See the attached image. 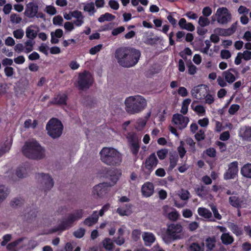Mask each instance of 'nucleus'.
<instances>
[{
	"instance_id": "1",
	"label": "nucleus",
	"mask_w": 251,
	"mask_h": 251,
	"mask_svg": "<svg viewBox=\"0 0 251 251\" xmlns=\"http://www.w3.org/2000/svg\"><path fill=\"white\" fill-rule=\"evenodd\" d=\"M141 56L140 51L133 48H121L116 50L115 57L118 63L124 67L136 65Z\"/></svg>"
},
{
	"instance_id": "2",
	"label": "nucleus",
	"mask_w": 251,
	"mask_h": 251,
	"mask_svg": "<svg viewBox=\"0 0 251 251\" xmlns=\"http://www.w3.org/2000/svg\"><path fill=\"white\" fill-rule=\"evenodd\" d=\"M125 110L130 115L139 114L144 111L148 105L147 100L142 96L137 95L129 96L124 101Z\"/></svg>"
},
{
	"instance_id": "3",
	"label": "nucleus",
	"mask_w": 251,
	"mask_h": 251,
	"mask_svg": "<svg viewBox=\"0 0 251 251\" xmlns=\"http://www.w3.org/2000/svg\"><path fill=\"white\" fill-rule=\"evenodd\" d=\"M100 153L101 161L106 165L117 166L122 162L121 153L114 148H103Z\"/></svg>"
},
{
	"instance_id": "4",
	"label": "nucleus",
	"mask_w": 251,
	"mask_h": 251,
	"mask_svg": "<svg viewBox=\"0 0 251 251\" xmlns=\"http://www.w3.org/2000/svg\"><path fill=\"white\" fill-rule=\"evenodd\" d=\"M44 151L35 140L31 139L25 142L22 148L23 153L27 157L38 159L43 157Z\"/></svg>"
},
{
	"instance_id": "5",
	"label": "nucleus",
	"mask_w": 251,
	"mask_h": 251,
	"mask_svg": "<svg viewBox=\"0 0 251 251\" xmlns=\"http://www.w3.org/2000/svg\"><path fill=\"white\" fill-rule=\"evenodd\" d=\"M182 231V226L177 224H172L168 226L166 232L162 235L164 241L168 243L172 240L181 238Z\"/></svg>"
},
{
	"instance_id": "6",
	"label": "nucleus",
	"mask_w": 251,
	"mask_h": 251,
	"mask_svg": "<svg viewBox=\"0 0 251 251\" xmlns=\"http://www.w3.org/2000/svg\"><path fill=\"white\" fill-rule=\"evenodd\" d=\"M63 126L61 122L55 118L50 120L46 126L48 134L53 138H56L62 133Z\"/></svg>"
},
{
	"instance_id": "7",
	"label": "nucleus",
	"mask_w": 251,
	"mask_h": 251,
	"mask_svg": "<svg viewBox=\"0 0 251 251\" xmlns=\"http://www.w3.org/2000/svg\"><path fill=\"white\" fill-rule=\"evenodd\" d=\"M84 212L82 209H76L70 213L66 219L63 220L59 225V229L65 230L71 227L74 223L81 219Z\"/></svg>"
},
{
	"instance_id": "8",
	"label": "nucleus",
	"mask_w": 251,
	"mask_h": 251,
	"mask_svg": "<svg viewBox=\"0 0 251 251\" xmlns=\"http://www.w3.org/2000/svg\"><path fill=\"white\" fill-rule=\"evenodd\" d=\"M94 78L92 74L87 71L79 74L76 83V87L80 90H87L92 85Z\"/></svg>"
},
{
	"instance_id": "9",
	"label": "nucleus",
	"mask_w": 251,
	"mask_h": 251,
	"mask_svg": "<svg viewBox=\"0 0 251 251\" xmlns=\"http://www.w3.org/2000/svg\"><path fill=\"white\" fill-rule=\"evenodd\" d=\"M214 16L217 22L221 25L226 24L230 22L232 18L230 11L225 7L218 8Z\"/></svg>"
},
{
	"instance_id": "10",
	"label": "nucleus",
	"mask_w": 251,
	"mask_h": 251,
	"mask_svg": "<svg viewBox=\"0 0 251 251\" xmlns=\"http://www.w3.org/2000/svg\"><path fill=\"white\" fill-rule=\"evenodd\" d=\"M158 160L155 153L151 154L146 160L143 165L142 169L147 174H150L157 166Z\"/></svg>"
},
{
	"instance_id": "11",
	"label": "nucleus",
	"mask_w": 251,
	"mask_h": 251,
	"mask_svg": "<svg viewBox=\"0 0 251 251\" xmlns=\"http://www.w3.org/2000/svg\"><path fill=\"white\" fill-rule=\"evenodd\" d=\"M172 122L176 128L181 130L187 126L189 122V119L188 117L184 116L181 114H176L173 115Z\"/></svg>"
},
{
	"instance_id": "12",
	"label": "nucleus",
	"mask_w": 251,
	"mask_h": 251,
	"mask_svg": "<svg viewBox=\"0 0 251 251\" xmlns=\"http://www.w3.org/2000/svg\"><path fill=\"white\" fill-rule=\"evenodd\" d=\"M208 89L205 85H199L194 87L191 90V95L195 99L199 100L204 99L208 93Z\"/></svg>"
},
{
	"instance_id": "13",
	"label": "nucleus",
	"mask_w": 251,
	"mask_h": 251,
	"mask_svg": "<svg viewBox=\"0 0 251 251\" xmlns=\"http://www.w3.org/2000/svg\"><path fill=\"white\" fill-rule=\"evenodd\" d=\"M39 7L38 5L34 2H29L25 5L24 15L28 18H33L37 16Z\"/></svg>"
},
{
	"instance_id": "14",
	"label": "nucleus",
	"mask_w": 251,
	"mask_h": 251,
	"mask_svg": "<svg viewBox=\"0 0 251 251\" xmlns=\"http://www.w3.org/2000/svg\"><path fill=\"white\" fill-rule=\"evenodd\" d=\"M110 186L111 185L107 183H100L93 187L92 194L94 196L101 197L107 193Z\"/></svg>"
},
{
	"instance_id": "15",
	"label": "nucleus",
	"mask_w": 251,
	"mask_h": 251,
	"mask_svg": "<svg viewBox=\"0 0 251 251\" xmlns=\"http://www.w3.org/2000/svg\"><path fill=\"white\" fill-rule=\"evenodd\" d=\"M238 165L237 161H234L229 164L228 168L224 176L225 179H233L236 177L238 172Z\"/></svg>"
},
{
	"instance_id": "16",
	"label": "nucleus",
	"mask_w": 251,
	"mask_h": 251,
	"mask_svg": "<svg viewBox=\"0 0 251 251\" xmlns=\"http://www.w3.org/2000/svg\"><path fill=\"white\" fill-rule=\"evenodd\" d=\"M162 213L164 216L173 221H176L179 216V213L175 209L168 205H165L162 207Z\"/></svg>"
},
{
	"instance_id": "17",
	"label": "nucleus",
	"mask_w": 251,
	"mask_h": 251,
	"mask_svg": "<svg viewBox=\"0 0 251 251\" xmlns=\"http://www.w3.org/2000/svg\"><path fill=\"white\" fill-rule=\"evenodd\" d=\"M228 201L231 206L238 208L244 206L246 202V200L244 197L237 195L229 197Z\"/></svg>"
},
{
	"instance_id": "18",
	"label": "nucleus",
	"mask_w": 251,
	"mask_h": 251,
	"mask_svg": "<svg viewBox=\"0 0 251 251\" xmlns=\"http://www.w3.org/2000/svg\"><path fill=\"white\" fill-rule=\"evenodd\" d=\"M37 178L41 183L44 184L47 189H50L53 186V181L50 176L48 174H39Z\"/></svg>"
},
{
	"instance_id": "19",
	"label": "nucleus",
	"mask_w": 251,
	"mask_h": 251,
	"mask_svg": "<svg viewBox=\"0 0 251 251\" xmlns=\"http://www.w3.org/2000/svg\"><path fill=\"white\" fill-rule=\"evenodd\" d=\"M39 28L37 25H31L25 29L26 37L28 39L34 40L38 35Z\"/></svg>"
},
{
	"instance_id": "20",
	"label": "nucleus",
	"mask_w": 251,
	"mask_h": 251,
	"mask_svg": "<svg viewBox=\"0 0 251 251\" xmlns=\"http://www.w3.org/2000/svg\"><path fill=\"white\" fill-rule=\"evenodd\" d=\"M239 136L244 140L251 141V126H243L240 127L238 133Z\"/></svg>"
},
{
	"instance_id": "21",
	"label": "nucleus",
	"mask_w": 251,
	"mask_h": 251,
	"mask_svg": "<svg viewBox=\"0 0 251 251\" xmlns=\"http://www.w3.org/2000/svg\"><path fill=\"white\" fill-rule=\"evenodd\" d=\"M141 192L142 195L146 198L152 196L154 192L153 184L149 182L145 183L142 186Z\"/></svg>"
},
{
	"instance_id": "22",
	"label": "nucleus",
	"mask_w": 251,
	"mask_h": 251,
	"mask_svg": "<svg viewBox=\"0 0 251 251\" xmlns=\"http://www.w3.org/2000/svg\"><path fill=\"white\" fill-rule=\"evenodd\" d=\"M142 237L146 246H151L156 240L154 234L150 232H144L142 234Z\"/></svg>"
},
{
	"instance_id": "23",
	"label": "nucleus",
	"mask_w": 251,
	"mask_h": 251,
	"mask_svg": "<svg viewBox=\"0 0 251 251\" xmlns=\"http://www.w3.org/2000/svg\"><path fill=\"white\" fill-rule=\"evenodd\" d=\"M130 149L134 155H136L139 150V140L135 135L132 134L130 136Z\"/></svg>"
},
{
	"instance_id": "24",
	"label": "nucleus",
	"mask_w": 251,
	"mask_h": 251,
	"mask_svg": "<svg viewBox=\"0 0 251 251\" xmlns=\"http://www.w3.org/2000/svg\"><path fill=\"white\" fill-rule=\"evenodd\" d=\"M117 212L121 216H128L132 213L131 205L130 204L121 205L117 208Z\"/></svg>"
},
{
	"instance_id": "25",
	"label": "nucleus",
	"mask_w": 251,
	"mask_h": 251,
	"mask_svg": "<svg viewBox=\"0 0 251 251\" xmlns=\"http://www.w3.org/2000/svg\"><path fill=\"white\" fill-rule=\"evenodd\" d=\"M232 72L236 73L234 70L229 69L224 72L222 74L223 76L225 77L226 81L229 83L233 82L236 80L235 76Z\"/></svg>"
},
{
	"instance_id": "26",
	"label": "nucleus",
	"mask_w": 251,
	"mask_h": 251,
	"mask_svg": "<svg viewBox=\"0 0 251 251\" xmlns=\"http://www.w3.org/2000/svg\"><path fill=\"white\" fill-rule=\"evenodd\" d=\"M178 25L181 29L190 31H193L195 29L194 25L191 23H187L184 18L180 19L178 22Z\"/></svg>"
},
{
	"instance_id": "27",
	"label": "nucleus",
	"mask_w": 251,
	"mask_h": 251,
	"mask_svg": "<svg viewBox=\"0 0 251 251\" xmlns=\"http://www.w3.org/2000/svg\"><path fill=\"white\" fill-rule=\"evenodd\" d=\"M83 10L88 13L90 16H94L97 11L95 6V3L93 2L84 3Z\"/></svg>"
},
{
	"instance_id": "28",
	"label": "nucleus",
	"mask_w": 251,
	"mask_h": 251,
	"mask_svg": "<svg viewBox=\"0 0 251 251\" xmlns=\"http://www.w3.org/2000/svg\"><path fill=\"white\" fill-rule=\"evenodd\" d=\"M228 227L230 230L236 236H240L243 234V230L241 227L238 226L237 225L233 223H229L228 224Z\"/></svg>"
},
{
	"instance_id": "29",
	"label": "nucleus",
	"mask_w": 251,
	"mask_h": 251,
	"mask_svg": "<svg viewBox=\"0 0 251 251\" xmlns=\"http://www.w3.org/2000/svg\"><path fill=\"white\" fill-rule=\"evenodd\" d=\"M222 243L225 245H230L234 241L233 237L230 235L229 233H224L221 236Z\"/></svg>"
},
{
	"instance_id": "30",
	"label": "nucleus",
	"mask_w": 251,
	"mask_h": 251,
	"mask_svg": "<svg viewBox=\"0 0 251 251\" xmlns=\"http://www.w3.org/2000/svg\"><path fill=\"white\" fill-rule=\"evenodd\" d=\"M198 213L200 216L205 219H210L212 217L211 212L209 210L204 207H199L198 209Z\"/></svg>"
},
{
	"instance_id": "31",
	"label": "nucleus",
	"mask_w": 251,
	"mask_h": 251,
	"mask_svg": "<svg viewBox=\"0 0 251 251\" xmlns=\"http://www.w3.org/2000/svg\"><path fill=\"white\" fill-rule=\"evenodd\" d=\"M196 102V101H194L192 102L191 105L192 109L198 114L201 116H203L205 113V108L204 106L201 105H195V103Z\"/></svg>"
},
{
	"instance_id": "32",
	"label": "nucleus",
	"mask_w": 251,
	"mask_h": 251,
	"mask_svg": "<svg viewBox=\"0 0 251 251\" xmlns=\"http://www.w3.org/2000/svg\"><path fill=\"white\" fill-rule=\"evenodd\" d=\"M241 174L247 178H251V164L244 165L241 170Z\"/></svg>"
},
{
	"instance_id": "33",
	"label": "nucleus",
	"mask_w": 251,
	"mask_h": 251,
	"mask_svg": "<svg viewBox=\"0 0 251 251\" xmlns=\"http://www.w3.org/2000/svg\"><path fill=\"white\" fill-rule=\"evenodd\" d=\"M203 243H192L190 244L188 248V251H203Z\"/></svg>"
},
{
	"instance_id": "34",
	"label": "nucleus",
	"mask_w": 251,
	"mask_h": 251,
	"mask_svg": "<svg viewBox=\"0 0 251 251\" xmlns=\"http://www.w3.org/2000/svg\"><path fill=\"white\" fill-rule=\"evenodd\" d=\"M35 42L33 40L28 39L24 43L25 52L28 53L33 50Z\"/></svg>"
},
{
	"instance_id": "35",
	"label": "nucleus",
	"mask_w": 251,
	"mask_h": 251,
	"mask_svg": "<svg viewBox=\"0 0 251 251\" xmlns=\"http://www.w3.org/2000/svg\"><path fill=\"white\" fill-rule=\"evenodd\" d=\"M147 123V122L146 121V120L142 118H140L137 120L134 127L138 131H142L144 129Z\"/></svg>"
},
{
	"instance_id": "36",
	"label": "nucleus",
	"mask_w": 251,
	"mask_h": 251,
	"mask_svg": "<svg viewBox=\"0 0 251 251\" xmlns=\"http://www.w3.org/2000/svg\"><path fill=\"white\" fill-rule=\"evenodd\" d=\"M102 245L103 248L107 251H112L114 245L111 239L106 238L102 241Z\"/></svg>"
},
{
	"instance_id": "37",
	"label": "nucleus",
	"mask_w": 251,
	"mask_h": 251,
	"mask_svg": "<svg viewBox=\"0 0 251 251\" xmlns=\"http://www.w3.org/2000/svg\"><path fill=\"white\" fill-rule=\"evenodd\" d=\"M115 19V16L109 13H105L100 15L98 19L100 23H103L105 21H111Z\"/></svg>"
},
{
	"instance_id": "38",
	"label": "nucleus",
	"mask_w": 251,
	"mask_h": 251,
	"mask_svg": "<svg viewBox=\"0 0 251 251\" xmlns=\"http://www.w3.org/2000/svg\"><path fill=\"white\" fill-rule=\"evenodd\" d=\"M67 96L65 94H60L54 99L53 103L58 104H65Z\"/></svg>"
},
{
	"instance_id": "39",
	"label": "nucleus",
	"mask_w": 251,
	"mask_h": 251,
	"mask_svg": "<svg viewBox=\"0 0 251 251\" xmlns=\"http://www.w3.org/2000/svg\"><path fill=\"white\" fill-rule=\"evenodd\" d=\"M22 20L21 17L16 13H12L10 16V21L13 24H19L22 22Z\"/></svg>"
},
{
	"instance_id": "40",
	"label": "nucleus",
	"mask_w": 251,
	"mask_h": 251,
	"mask_svg": "<svg viewBox=\"0 0 251 251\" xmlns=\"http://www.w3.org/2000/svg\"><path fill=\"white\" fill-rule=\"evenodd\" d=\"M191 101V100L190 99H186L184 100L182 103V106L181 109V112L183 114H186L188 112V106Z\"/></svg>"
},
{
	"instance_id": "41",
	"label": "nucleus",
	"mask_w": 251,
	"mask_h": 251,
	"mask_svg": "<svg viewBox=\"0 0 251 251\" xmlns=\"http://www.w3.org/2000/svg\"><path fill=\"white\" fill-rule=\"evenodd\" d=\"M198 24L201 27H205L209 25L210 21L207 17L201 16L199 17Z\"/></svg>"
},
{
	"instance_id": "42",
	"label": "nucleus",
	"mask_w": 251,
	"mask_h": 251,
	"mask_svg": "<svg viewBox=\"0 0 251 251\" xmlns=\"http://www.w3.org/2000/svg\"><path fill=\"white\" fill-rule=\"evenodd\" d=\"M25 34L24 30L22 28L17 29L13 31L14 37L17 39H21Z\"/></svg>"
},
{
	"instance_id": "43",
	"label": "nucleus",
	"mask_w": 251,
	"mask_h": 251,
	"mask_svg": "<svg viewBox=\"0 0 251 251\" xmlns=\"http://www.w3.org/2000/svg\"><path fill=\"white\" fill-rule=\"evenodd\" d=\"M27 170L25 167H21L18 168L16 171V174L20 178L24 177L26 176Z\"/></svg>"
},
{
	"instance_id": "44",
	"label": "nucleus",
	"mask_w": 251,
	"mask_h": 251,
	"mask_svg": "<svg viewBox=\"0 0 251 251\" xmlns=\"http://www.w3.org/2000/svg\"><path fill=\"white\" fill-rule=\"evenodd\" d=\"M205 245L207 249L211 250L215 245V240L214 238H208L205 241Z\"/></svg>"
},
{
	"instance_id": "45",
	"label": "nucleus",
	"mask_w": 251,
	"mask_h": 251,
	"mask_svg": "<svg viewBox=\"0 0 251 251\" xmlns=\"http://www.w3.org/2000/svg\"><path fill=\"white\" fill-rule=\"evenodd\" d=\"M22 241L23 239L20 238L17 240L8 244L6 246L7 249L9 251H14L16 247Z\"/></svg>"
},
{
	"instance_id": "46",
	"label": "nucleus",
	"mask_w": 251,
	"mask_h": 251,
	"mask_svg": "<svg viewBox=\"0 0 251 251\" xmlns=\"http://www.w3.org/2000/svg\"><path fill=\"white\" fill-rule=\"evenodd\" d=\"M178 195L181 200L184 201L188 200L190 198V193L186 190H181L179 192Z\"/></svg>"
},
{
	"instance_id": "47",
	"label": "nucleus",
	"mask_w": 251,
	"mask_h": 251,
	"mask_svg": "<svg viewBox=\"0 0 251 251\" xmlns=\"http://www.w3.org/2000/svg\"><path fill=\"white\" fill-rule=\"evenodd\" d=\"M178 162V157L177 155L172 156L170 158V165L169 169L172 170L176 165Z\"/></svg>"
},
{
	"instance_id": "48",
	"label": "nucleus",
	"mask_w": 251,
	"mask_h": 251,
	"mask_svg": "<svg viewBox=\"0 0 251 251\" xmlns=\"http://www.w3.org/2000/svg\"><path fill=\"white\" fill-rule=\"evenodd\" d=\"M8 195V191L4 186H0V202L4 199Z\"/></svg>"
},
{
	"instance_id": "49",
	"label": "nucleus",
	"mask_w": 251,
	"mask_h": 251,
	"mask_svg": "<svg viewBox=\"0 0 251 251\" xmlns=\"http://www.w3.org/2000/svg\"><path fill=\"white\" fill-rule=\"evenodd\" d=\"M11 141H9L4 145V147H1L0 148V156L3 155L6 152H8L11 148Z\"/></svg>"
},
{
	"instance_id": "50",
	"label": "nucleus",
	"mask_w": 251,
	"mask_h": 251,
	"mask_svg": "<svg viewBox=\"0 0 251 251\" xmlns=\"http://www.w3.org/2000/svg\"><path fill=\"white\" fill-rule=\"evenodd\" d=\"M214 32L217 34L218 35L222 36H228L227 32V29L217 27L214 30Z\"/></svg>"
},
{
	"instance_id": "51",
	"label": "nucleus",
	"mask_w": 251,
	"mask_h": 251,
	"mask_svg": "<svg viewBox=\"0 0 251 251\" xmlns=\"http://www.w3.org/2000/svg\"><path fill=\"white\" fill-rule=\"evenodd\" d=\"M177 151L180 158H182L186 153V150L184 148V142H180V146L177 148Z\"/></svg>"
},
{
	"instance_id": "52",
	"label": "nucleus",
	"mask_w": 251,
	"mask_h": 251,
	"mask_svg": "<svg viewBox=\"0 0 251 251\" xmlns=\"http://www.w3.org/2000/svg\"><path fill=\"white\" fill-rule=\"evenodd\" d=\"M5 75L8 77H11L14 74V69L11 67H6L4 69Z\"/></svg>"
},
{
	"instance_id": "53",
	"label": "nucleus",
	"mask_w": 251,
	"mask_h": 251,
	"mask_svg": "<svg viewBox=\"0 0 251 251\" xmlns=\"http://www.w3.org/2000/svg\"><path fill=\"white\" fill-rule=\"evenodd\" d=\"M205 100V103L208 104L213 103L214 101V95L208 94L207 93L204 98Z\"/></svg>"
},
{
	"instance_id": "54",
	"label": "nucleus",
	"mask_w": 251,
	"mask_h": 251,
	"mask_svg": "<svg viewBox=\"0 0 251 251\" xmlns=\"http://www.w3.org/2000/svg\"><path fill=\"white\" fill-rule=\"evenodd\" d=\"M237 25L238 22H236L235 23L232 24L230 27L226 28L228 36L232 35L236 31Z\"/></svg>"
},
{
	"instance_id": "55",
	"label": "nucleus",
	"mask_w": 251,
	"mask_h": 251,
	"mask_svg": "<svg viewBox=\"0 0 251 251\" xmlns=\"http://www.w3.org/2000/svg\"><path fill=\"white\" fill-rule=\"evenodd\" d=\"M237 25L238 22H236L235 23L232 24L230 27L226 28L228 36L232 35L236 31Z\"/></svg>"
},
{
	"instance_id": "56",
	"label": "nucleus",
	"mask_w": 251,
	"mask_h": 251,
	"mask_svg": "<svg viewBox=\"0 0 251 251\" xmlns=\"http://www.w3.org/2000/svg\"><path fill=\"white\" fill-rule=\"evenodd\" d=\"M63 22V18L60 16L57 15L53 17L52 22L53 25H62Z\"/></svg>"
},
{
	"instance_id": "57",
	"label": "nucleus",
	"mask_w": 251,
	"mask_h": 251,
	"mask_svg": "<svg viewBox=\"0 0 251 251\" xmlns=\"http://www.w3.org/2000/svg\"><path fill=\"white\" fill-rule=\"evenodd\" d=\"M220 56L223 59H228L231 57V54L228 50H222L221 51Z\"/></svg>"
},
{
	"instance_id": "58",
	"label": "nucleus",
	"mask_w": 251,
	"mask_h": 251,
	"mask_svg": "<svg viewBox=\"0 0 251 251\" xmlns=\"http://www.w3.org/2000/svg\"><path fill=\"white\" fill-rule=\"evenodd\" d=\"M168 153V151L167 149H162L157 152V155L160 159L163 160L167 156Z\"/></svg>"
},
{
	"instance_id": "59",
	"label": "nucleus",
	"mask_w": 251,
	"mask_h": 251,
	"mask_svg": "<svg viewBox=\"0 0 251 251\" xmlns=\"http://www.w3.org/2000/svg\"><path fill=\"white\" fill-rule=\"evenodd\" d=\"M102 45L99 44L91 48L89 50V53L92 55H94L99 52L102 49Z\"/></svg>"
},
{
	"instance_id": "60",
	"label": "nucleus",
	"mask_w": 251,
	"mask_h": 251,
	"mask_svg": "<svg viewBox=\"0 0 251 251\" xmlns=\"http://www.w3.org/2000/svg\"><path fill=\"white\" fill-rule=\"evenodd\" d=\"M45 11L49 15H54L56 13L55 8L52 5H48L46 7Z\"/></svg>"
},
{
	"instance_id": "61",
	"label": "nucleus",
	"mask_w": 251,
	"mask_h": 251,
	"mask_svg": "<svg viewBox=\"0 0 251 251\" xmlns=\"http://www.w3.org/2000/svg\"><path fill=\"white\" fill-rule=\"evenodd\" d=\"M72 16H73V18L75 19V20L84 18V16L83 15L82 12L77 10L72 11Z\"/></svg>"
},
{
	"instance_id": "62",
	"label": "nucleus",
	"mask_w": 251,
	"mask_h": 251,
	"mask_svg": "<svg viewBox=\"0 0 251 251\" xmlns=\"http://www.w3.org/2000/svg\"><path fill=\"white\" fill-rule=\"evenodd\" d=\"M205 47L202 49H201L200 51L204 54H208V50L211 46L210 41L208 40H206L204 41Z\"/></svg>"
},
{
	"instance_id": "63",
	"label": "nucleus",
	"mask_w": 251,
	"mask_h": 251,
	"mask_svg": "<svg viewBox=\"0 0 251 251\" xmlns=\"http://www.w3.org/2000/svg\"><path fill=\"white\" fill-rule=\"evenodd\" d=\"M212 13V10L211 8L209 6L205 7L203 8L202 10V13L203 17H208L210 16Z\"/></svg>"
},
{
	"instance_id": "64",
	"label": "nucleus",
	"mask_w": 251,
	"mask_h": 251,
	"mask_svg": "<svg viewBox=\"0 0 251 251\" xmlns=\"http://www.w3.org/2000/svg\"><path fill=\"white\" fill-rule=\"evenodd\" d=\"M85 232V230L83 228H80L75 231L74 233V235L76 238H80L82 237Z\"/></svg>"
}]
</instances>
